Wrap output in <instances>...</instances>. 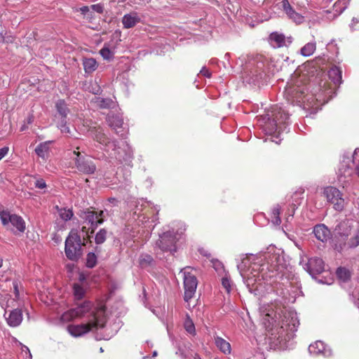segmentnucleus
<instances>
[{
    "instance_id": "f257e3e1",
    "label": "nucleus",
    "mask_w": 359,
    "mask_h": 359,
    "mask_svg": "<svg viewBox=\"0 0 359 359\" xmlns=\"http://www.w3.org/2000/svg\"><path fill=\"white\" fill-rule=\"evenodd\" d=\"M265 320L272 326L280 327L282 332L288 335L294 333L299 325L297 313L282 306L276 307L275 311L267 313Z\"/></svg>"
},
{
    "instance_id": "f03ea898",
    "label": "nucleus",
    "mask_w": 359,
    "mask_h": 359,
    "mask_svg": "<svg viewBox=\"0 0 359 359\" xmlns=\"http://www.w3.org/2000/svg\"><path fill=\"white\" fill-rule=\"evenodd\" d=\"M104 313V306H100L95 311L93 309V304L90 302H84L76 308L63 313L62 318L64 320H71L76 318L86 317L88 322H97L98 320H102V325H104L105 323Z\"/></svg>"
},
{
    "instance_id": "7ed1b4c3",
    "label": "nucleus",
    "mask_w": 359,
    "mask_h": 359,
    "mask_svg": "<svg viewBox=\"0 0 359 359\" xmlns=\"http://www.w3.org/2000/svg\"><path fill=\"white\" fill-rule=\"evenodd\" d=\"M81 236L78 230L72 229L65 240V252L67 257L72 261H77L82 255V245Z\"/></svg>"
},
{
    "instance_id": "20e7f679",
    "label": "nucleus",
    "mask_w": 359,
    "mask_h": 359,
    "mask_svg": "<svg viewBox=\"0 0 359 359\" xmlns=\"http://www.w3.org/2000/svg\"><path fill=\"white\" fill-rule=\"evenodd\" d=\"M0 219L2 224L7 229H10L15 233L16 231L14 228L20 233H23L25 230V222L21 216L12 214L8 210L0 211Z\"/></svg>"
},
{
    "instance_id": "39448f33",
    "label": "nucleus",
    "mask_w": 359,
    "mask_h": 359,
    "mask_svg": "<svg viewBox=\"0 0 359 359\" xmlns=\"http://www.w3.org/2000/svg\"><path fill=\"white\" fill-rule=\"evenodd\" d=\"M190 267H185L181 270L183 274L184 295V299L188 302L196 293L198 285V280L195 275L192 274L189 270Z\"/></svg>"
},
{
    "instance_id": "423d86ee",
    "label": "nucleus",
    "mask_w": 359,
    "mask_h": 359,
    "mask_svg": "<svg viewBox=\"0 0 359 359\" xmlns=\"http://www.w3.org/2000/svg\"><path fill=\"white\" fill-rule=\"evenodd\" d=\"M116 147L115 149H110L109 155L115 158L119 162H126L130 161L133 158V151L128 142L122 140L120 142H116Z\"/></svg>"
},
{
    "instance_id": "0eeeda50",
    "label": "nucleus",
    "mask_w": 359,
    "mask_h": 359,
    "mask_svg": "<svg viewBox=\"0 0 359 359\" xmlns=\"http://www.w3.org/2000/svg\"><path fill=\"white\" fill-rule=\"evenodd\" d=\"M323 195L327 202L333 205L337 211H341L344 208L345 201L342 197L341 192L336 187L329 186L324 189Z\"/></svg>"
},
{
    "instance_id": "6e6552de",
    "label": "nucleus",
    "mask_w": 359,
    "mask_h": 359,
    "mask_svg": "<svg viewBox=\"0 0 359 359\" xmlns=\"http://www.w3.org/2000/svg\"><path fill=\"white\" fill-rule=\"evenodd\" d=\"M102 320H98L97 322H88L86 324L69 325L67 327L68 332L74 337H79L88 333L90 331L102 327Z\"/></svg>"
},
{
    "instance_id": "1a4fd4ad",
    "label": "nucleus",
    "mask_w": 359,
    "mask_h": 359,
    "mask_svg": "<svg viewBox=\"0 0 359 359\" xmlns=\"http://www.w3.org/2000/svg\"><path fill=\"white\" fill-rule=\"evenodd\" d=\"M73 154L76 156L74 158L75 166L80 172L91 175L95 172L96 165L92 160L81 156V153L77 151H74Z\"/></svg>"
},
{
    "instance_id": "9d476101",
    "label": "nucleus",
    "mask_w": 359,
    "mask_h": 359,
    "mask_svg": "<svg viewBox=\"0 0 359 359\" xmlns=\"http://www.w3.org/2000/svg\"><path fill=\"white\" fill-rule=\"evenodd\" d=\"M121 41V32H115L109 43H105L103 48L100 50L101 56L107 60H111L114 57L115 50Z\"/></svg>"
},
{
    "instance_id": "9b49d317",
    "label": "nucleus",
    "mask_w": 359,
    "mask_h": 359,
    "mask_svg": "<svg viewBox=\"0 0 359 359\" xmlns=\"http://www.w3.org/2000/svg\"><path fill=\"white\" fill-rule=\"evenodd\" d=\"M175 243L176 238L174 231H169L160 235L156 241V245L163 251L173 252L176 251Z\"/></svg>"
},
{
    "instance_id": "f8f14e48",
    "label": "nucleus",
    "mask_w": 359,
    "mask_h": 359,
    "mask_svg": "<svg viewBox=\"0 0 359 359\" xmlns=\"http://www.w3.org/2000/svg\"><path fill=\"white\" fill-rule=\"evenodd\" d=\"M353 227V221L351 219H344L340 222L334 228L335 237L339 241L346 242L351 235ZM339 242L338 243H339Z\"/></svg>"
},
{
    "instance_id": "ddd939ff",
    "label": "nucleus",
    "mask_w": 359,
    "mask_h": 359,
    "mask_svg": "<svg viewBox=\"0 0 359 359\" xmlns=\"http://www.w3.org/2000/svg\"><path fill=\"white\" fill-rule=\"evenodd\" d=\"M79 217L84 221V222L90 225V233L93 234L97 226L104 222V218L98 219L97 212L86 209L81 210L79 213Z\"/></svg>"
},
{
    "instance_id": "4468645a",
    "label": "nucleus",
    "mask_w": 359,
    "mask_h": 359,
    "mask_svg": "<svg viewBox=\"0 0 359 359\" xmlns=\"http://www.w3.org/2000/svg\"><path fill=\"white\" fill-rule=\"evenodd\" d=\"M90 133L94 140L103 145L106 151H109L110 149L114 150L116 149V141H110L103 133V130L101 128H95L90 131Z\"/></svg>"
},
{
    "instance_id": "2eb2a0df",
    "label": "nucleus",
    "mask_w": 359,
    "mask_h": 359,
    "mask_svg": "<svg viewBox=\"0 0 359 359\" xmlns=\"http://www.w3.org/2000/svg\"><path fill=\"white\" fill-rule=\"evenodd\" d=\"M359 245V221L357 222L356 227L353 231L352 236L347 241L334 244V250L341 252L344 250L355 248Z\"/></svg>"
},
{
    "instance_id": "dca6fc26",
    "label": "nucleus",
    "mask_w": 359,
    "mask_h": 359,
    "mask_svg": "<svg viewBox=\"0 0 359 359\" xmlns=\"http://www.w3.org/2000/svg\"><path fill=\"white\" fill-rule=\"evenodd\" d=\"M303 268L311 276L320 274L325 270V264L321 258H310L306 263L303 265Z\"/></svg>"
},
{
    "instance_id": "f3484780",
    "label": "nucleus",
    "mask_w": 359,
    "mask_h": 359,
    "mask_svg": "<svg viewBox=\"0 0 359 359\" xmlns=\"http://www.w3.org/2000/svg\"><path fill=\"white\" fill-rule=\"evenodd\" d=\"M269 41L273 47L280 48L290 45L292 38L291 36L286 38L284 34L275 32L269 35Z\"/></svg>"
},
{
    "instance_id": "a211bd4d",
    "label": "nucleus",
    "mask_w": 359,
    "mask_h": 359,
    "mask_svg": "<svg viewBox=\"0 0 359 359\" xmlns=\"http://www.w3.org/2000/svg\"><path fill=\"white\" fill-rule=\"evenodd\" d=\"M309 351L314 355H322L329 357L332 355V351L322 341H316L309 346Z\"/></svg>"
},
{
    "instance_id": "6ab92c4d",
    "label": "nucleus",
    "mask_w": 359,
    "mask_h": 359,
    "mask_svg": "<svg viewBox=\"0 0 359 359\" xmlns=\"http://www.w3.org/2000/svg\"><path fill=\"white\" fill-rule=\"evenodd\" d=\"M7 311L4 313V316L7 324L12 327L19 326L22 321V313L20 309H15L11 311L6 316Z\"/></svg>"
},
{
    "instance_id": "aec40b11",
    "label": "nucleus",
    "mask_w": 359,
    "mask_h": 359,
    "mask_svg": "<svg viewBox=\"0 0 359 359\" xmlns=\"http://www.w3.org/2000/svg\"><path fill=\"white\" fill-rule=\"evenodd\" d=\"M283 8L287 16L296 24H302L304 22V16L293 9L288 0H283Z\"/></svg>"
},
{
    "instance_id": "412c9836",
    "label": "nucleus",
    "mask_w": 359,
    "mask_h": 359,
    "mask_svg": "<svg viewBox=\"0 0 359 359\" xmlns=\"http://www.w3.org/2000/svg\"><path fill=\"white\" fill-rule=\"evenodd\" d=\"M315 237L321 242H327L331 237L330 229L324 224H319L313 227Z\"/></svg>"
},
{
    "instance_id": "4be33fe9",
    "label": "nucleus",
    "mask_w": 359,
    "mask_h": 359,
    "mask_svg": "<svg viewBox=\"0 0 359 359\" xmlns=\"http://www.w3.org/2000/svg\"><path fill=\"white\" fill-rule=\"evenodd\" d=\"M140 20L141 18L137 13L131 12L123 16L121 22L124 29H130L134 27Z\"/></svg>"
},
{
    "instance_id": "5701e85b",
    "label": "nucleus",
    "mask_w": 359,
    "mask_h": 359,
    "mask_svg": "<svg viewBox=\"0 0 359 359\" xmlns=\"http://www.w3.org/2000/svg\"><path fill=\"white\" fill-rule=\"evenodd\" d=\"M107 121L109 126L116 130L117 134H119V128H122L123 124V118L119 115H115L113 113H109L107 117Z\"/></svg>"
},
{
    "instance_id": "b1692460",
    "label": "nucleus",
    "mask_w": 359,
    "mask_h": 359,
    "mask_svg": "<svg viewBox=\"0 0 359 359\" xmlns=\"http://www.w3.org/2000/svg\"><path fill=\"white\" fill-rule=\"evenodd\" d=\"M215 344L216 346L224 354H230L231 351V347L230 344L220 337H215Z\"/></svg>"
},
{
    "instance_id": "393cba45",
    "label": "nucleus",
    "mask_w": 359,
    "mask_h": 359,
    "mask_svg": "<svg viewBox=\"0 0 359 359\" xmlns=\"http://www.w3.org/2000/svg\"><path fill=\"white\" fill-rule=\"evenodd\" d=\"M328 76L335 84L341 83V70L338 67H332L328 72Z\"/></svg>"
},
{
    "instance_id": "a878e982",
    "label": "nucleus",
    "mask_w": 359,
    "mask_h": 359,
    "mask_svg": "<svg viewBox=\"0 0 359 359\" xmlns=\"http://www.w3.org/2000/svg\"><path fill=\"white\" fill-rule=\"evenodd\" d=\"M83 69L86 73L90 74L95 72L97 67V63L95 59L90 58H85L83 60Z\"/></svg>"
},
{
    "instance_id": "bb28decb",
    "label": "nucleus",
    "mask_w": 359,
    "mask_h": 359,
    "mask_svg": "<svg viewBox=\"0 0 359 359\" xmlns=\"http://www.w3.org/2000/svg\"><path fill=\"white\" fill-rule=\"evenodd\" d=\"M316 49V41L306 43L299 50V53L304 57H309L313 55Z\"/></svg>"
},
{
    "instance_id": "cd10ccee",
    "label": "nucleus",
    "mask_w": 359,
    "mask_h": 359,
    "mask_svg": "<svg viewBox=\"0 0 359 359\" xmlns=\"http://www.w3.org/2000/svg\"><path fill=\"white\" fill-rule=\"evenodd\" d=\"M49 146L47 142L40 143L35 149L37 156L43 159L48 158Z\"/></svg>"
},
{
    "instance_id": "c85d7f7f",
    "label": "nucleus",
    "mask_w": 359,
    "mask_h": 359,
    "mask_svg": "<svg viewBox=\"0 0 359 359\" xmlns=\"http://www.w3.org/2000/svg\"><path fill=\"white\" fill-rule=\"evenodd\" d=\"M95 102L101 109H110L115 106V102L109 98L95 97Z\"/></svg>"
},
{
    "instance_id": "c756f323",
    "label": "nucleus",
    "mask_w": 359,
    "mask_h": 359,
    "mask_svg": "<svg viewBox=\"0 0 359 359\" xmlns=\"http://www.w3.org/2000/svg\"><path fill=\"white\" fill-rule=\"evenodd\" d=\"M55 107L57 111L61 115L62 118L67 117L69 113V109L67 108L65 100H59L55 104Z\"/></svg>"
},
{
    "instance_id": "7c9ffc66",
    "label": "nucleus",
    "mask_w": 359,
    "mask_h": 359,
    "mask_svg": "<svg viewBox=\"0 0 359 359\" xmlns=\"http://www.w3.org/2000/svg\"><path fill=\"white\" fill-rule=\"evenodd\" d=\"M14 302L15 299H11L9 294L0 293V305L5 310L11 306H14L15 305L12 304Z\"/></svg>"
},
{
    "instance_id": "2f4dec72",
    "label": "nucleus",
    "mask_w": 359,
    "mask_h": 359,
    "mask_svg": "<svg viewBox=\"0 0 359 359\" xmlns=\"http://www.w3.org/2000/svg\"><path fill=\"white\" fill-rule=\"evenodd\" d=\"M339 181L345 182L346 180H343L342 177L346 178V177L351 176L353 173V171L348 166L344 165V163H341V167L339 169Z\"/></svg>"
},
{
    "instance_id": "473e14b6",
    "label": "nucleus",
    "mask_w": 359,
    "mask_h": 359,
    "mask_svg": "<svg viewBox=\"0 0 359 359\" xmlns=\"http://www.w3.org/2000/svg\"><path fill=\"white\" fill-rule=\"evenodd\" d=\"M336 273L338 278L343 282L347 281L351 277L350 271L346 268L343 267L338 268Z\"/></svg>"
},
{
    "instance_id": "72a5a7b5",
    "label": "nucleus",
    "mask_w": 359,
    "mask_h": 359,
    "mask_svg": "<svg viewBox=\"0 0 359 359\" xmlns=\"http://www.w3.org/2000/svg\"><path fill=\"white\" fill-rule=\"evenodd\" d=\"M280 206L277 204L273 207L272 210V222L276 225H279L281 223V219L280 217Z\"/></svg>"
},
{
    "instance_id": "f704fd0d",
    "label": "nucleus",
    "mask_w": 359,
    "mask_h": 359,
    "mask_svg": "<svg viewBox=\"0 0 359 359\" xmlns=\"http://www.w3.org/2000/svg\"><path fill=\"white\" fill-rule=\"evenodd\" d=\"M107 231L105 229H101L95 234V241L97 245L102 244L107 238Z\"/></svg>"
},
{
    "instance_id": "c9c22d12",
    "label": "nucleus",
    "mask_w": 359,
    "mask_h": 359,
    "mask_svg": "<svg viewBox=\"0 0 359 359\" xmlns=\"http://www.w3.org/2000/svg\"><path fill=\"white\" fill-rule=\"evenodd\" d=\"M59 214L60 218L65 222L70 220L74 215L73 211L71 209L66 208L60 209Z\"/></svg>"
},
{
    "instance_id": "e433bc0d",
    "label": "nucleus",
    "mask_w": 359,
    "mask_h": 359,
    "mask_svg": "<svg viewBox=\"0 0 359 359\" xmlns=\"http://www.w3.org/2000/svg\"><path fill=\"white\" fill-rule=\"evenodd\" d=\"M74 294L76 299H81L85 294V290L79 284L74 285Z\"/></svg>"
},
{
    "instance_id": "4c0bfd02",
    "label": "nucleus",
    "mask_w": 359,
    "mask_h": 359,
    "mask_svg": "<svg viewBox=\"0 0 359 359\" xmlns=\"http://www.w3.org/2000/svg\"><path fill=\"white\" fill-rule=\"evenodd\" d=\"M97 263V257L93 252H89L87 255L86 266L88 268H93Z\"/></svg>"
},
{
    "instance_id": "58836bf2",
    "label": "nucleus",
    "mask_w": 359,
    "mask_h": 359,
    "mask_svg": "<svg viewBox=\"0 0 359 359\" xmlns=\"http://www.w3.org/2000/svg\"><path fill=\"white\" fill-rule=\"evenodd\" d=\"M66 118H62L61 121L58 123L57 127L62 133H70V129L67 125Z\"/></svg>"
},
{
    "instance_id": "ea45409f",
    "label": "nucleus",
    "mask_w": 359,
    "mask_h": 359,
    "mask_svg": "<svg viewBox=\"0 0 359 359\" xmlns=\"http://www.w3.org/2000/svg\"><path fill=\"white\" fill-rule=\"evenodd\" d=\"M353 163L355 165V172L359 177V149H356L353 154Z\"/></svg>"
},
{
    "instance_id": "a19ab883",
    "label": "nucleus",
    "mask_w": 359,
    "mask_h": 359,
    "mask_svg": "<svg viewBox=\"0 0 359 359\" xmlns=\"http://www.w3.org/2000/svg\"><path fill=\"white\" fill-rule=\"evenodd\" d=\"M184 328L187 332L191 334H195V326L190 319H187L184 322Z\"/></svg>"
},
{
    "instance_id": "79ce46f5",
    "label": "nucleus",
    "mask_w": 359,
    "mask_h": 359,
    "mask_svg": "<svg viewBox=\"0 0 359 359\" xmlns=\"http://www.w3.org/2000/svg\"><path fill=\"white\" fill-rule=\"evenodd\" d=\"M153 261V258L148 255H143L140 257V264L142 267L149 265Z\"/></svg>"
},
{
    "instance_id": "37998d69",
    "label": "nucleus",
    "mask_w": 359,
    "mask_h": 359,
    "mask_svg": "<svg viewBox=\"0 0 359 359\" xmlns=\"http://www.w3.org/2000/svg\"><path fill=\"white\" fill-rule=\"evenodd\" d=\"M20 282L18 280H14L13 282L14 294H15V302L20 300V294L19 290Z\"/></svg>"
},
{
    "instance_id": "c03bdc74",
    "label": "nucleus",
    "mask_w": 359,
    "mask_h": 359,
    "mask_svg": "<svg viewBox=\"0 0 359 359\" xmlns=\"http://www.w3.org/2000/svg\"><path fill=\"white\" fill-rule=\"evenodd\" d=\"M222 285L228 293L230 292V291H231V280L227 276L222 278Z\"/></svg>"
},
{
    "instance_id": "a18cd8bd",
    "label": "nucleus",
    "mask_w": 359,
    "mask_h": 359,
    "mask_svg": "<svg viewBox=\"0 0 359 359\" xmlns=\"http://www.w3.org/2000/svg\"><path fill=\"white\" fill-rule=\"evenodd\" d=\"M92 10H93L95 12L97 13H102L104 11V7L102 4H93L90 6Z\"/></svg>"
},
{
    "instance_id": "49530a36",
    "label": "nucleus",
    "mask_w": 359,
    "mask_h": 359,
    "mask_svg": "<svg viewBox=\"0 0 359 359\" xmlns=\"http://www.w3.org/2000/svg\"><path fill=\"white\" fill-rule=\"evenodd\" d=\"M35 187L38 189H42L46 187V183L43 179H38L35 182Z\"/></svg>"
},
{
    "instance_id": "de8ad7c7",
    "label": "nucleus",
    "mask_w": 359,
    "mask_h": 359,
    "mask_svg": "<svg viewBox=\"0 0 359 359\" xmlns=\"http://www.w3.org/2000/svg\"><path fill=\"white\" fill-rule=\"evenodd\" d=\"M200 74L207 78H210L212 75L211 72L205 67H202L200 71Z\"/></svg>"
},
{
    "instance_id": "09e8293b",
    "label": "nucleus",
    "mask_w": 359,
    "mask_h": 359,
    "mask_svg": "<svg viewBox=\"0 0 359 359\" xmlns=\"http://www.w3.org/2000/svg\"><path fill=\"white\" fill-rule=\"evenodd\" d=\"M351 27L353 29H359V19L353 18L351 24Z\"/></svg>"
},
{
    "instance_id": "8fccbe9b",
    "label": "nucleus",
    "mask_w": 359,
    "mask_h": 359,
    "mask_svg": "<svg viewBox=\"0 0 359 359\" xmlns=\"http://www.w3.org/2000/svg\"><path fill=\"white\" fill-rule=\"evenodd\" d=\"M9 151V148L8 147H4L0 148V160H1L4 156H6Z\"/></svg>"
},
{
    "instance_id": "3c124183",
    "label": "nucleus",
    "mask_w": 359,
    "mask_h": 359,
    "mask_svg": "<svg viewBox=\"0 0 359 359\" xmlns=\"http://www.w3.org/2000/svg\"><path fill=\"white\" fill-rule=\"evenodd\" d=\"M294 211H295V205H292V210L290 211L288 213H287V215L285 217V219L287 222H289L290 221V219H292L293 217V215L294 214Z\"/></svg>"
},
{
    "instance_id": "603ef678",
    "label": "nucleus",
    "mask_w": 359,
    "mask_h": 359,
    "mask_svg": "<svg viewBox=\"0 0 359 359\" xmlns=\"http://www.w3.org/2000/svg\"><path fill=\"white\" fill-rule=\"evenodd\" d=\"M22 351L25 352L26 354H28L29 359H32V354H31L30 351L27 346H23L22 347Z\"/></svg>"
},
{
    "instance_id": "864d4df0",
    "label": "nucleus",
    "mask_w": 359,
    "mask_h": 359,
    "mask_svg": "<svg viewBox=\"0 0 359 359\" xmlns=\"http://www.w3.org/2000/svg\"><path fill=\"white\" fill-rule=\"evenodd\" d=\"M79 11L81 12L82 14L85 15L89 11V7L87 6H82L79 8Z\"/></svg>"
},
{
    "instance_id": "5fc2aeb1",
    "label": "nucleus",
    "mask_w": 359,
    "mask_h": 359,
    "mask_svg": "<svg viewBox=\"0 0 359 359\" xmlns=\"http://www.w3.org/2000/svg\"><path fill=\"white\" fill-rule=\"evenodd\" d=\"M254 281H255V280H254L252 278H250V277L248 278V279L246 280L247 285L248 286H250V285H253Z\"/></svg>"
},
{
    "instance_id": "6e6d98bb",
    "label": "nucleus",
    "mask_w": 359,
    "mask_h": 359,
    "mask_svg": "<svg viewBox=\"0 0 359 359\" xmlns=\"http://www.w3.org/2000/svg\"><path fill=\"white\" fill-rule=\"evenodd\" d=\"M309 97L308 95H306V96H304L302 98H301V100H299V102H309Z\"/></svg>"
},
{
    "instance_id": "4d7b16f0",
    "label": "nucleus",
    "mask_w": 359,
    "mask_h": 359,
    "mask_svg": "<svg viewBox=\"0 0 359 359\" xmlns=\"http://www.w3.org/2000/svg\"><path fill=\"white\" fill-rule=\"evenodd\" d=\"M98 215V219L103 218L104 217V211L101 210L99 212H97Z\"/></svg>"
},
{
    "instance_id": "13d9d810",
    "label": "nucleus",
    "mask_w": 359,
    "mask_h": 359,
    "mask_svg": "<svg viewBox=\"0 0 359 359\" xmlns=\"http://www.w3.org/2000/svg\"><path fill=\"white\" fill-rule=\"evenodd\" d=\"M283 118H284V122L285 123L286 121L289 118V115L286 113H284Z\"/></svg>"
},
{
    "instance_id": "bf43d9fd",
    "label": "nucleus",
    "mask_w": 359,
    "mask_h": 359,
    "mask_svg": "<svg viewBox=\"0 0 359 359\" xmlns=\"http://www.w3.org/2000/svg\"><path fill=\"white\" fill-rule=\"evenodd\" d=\"M274 120L276 121V122L279 121V123H280V118L278 117V116H277V115H276V117L274 118Z\"/></svg>"
},
{
    "instance_id": "052dcab7",
    "label": "nucleus",
    "mask_w": 359,
    "mask_h": 359,
    "mask_svg": "<svg viewBox=\"0 0 359 359\" xmlns=\"http://www.w3.org/2000/svg\"><path fill=\"white\" fill-rule=\"evenodd\" d=\"M99 91H100V88H97V89L96 90H93V94H97L99 93Z\"/></svg>"
},
{
    "instance_id": "680f3d73",
    "label": "nucleus",
    "mask_w": 359,
    "mask_h": 359,
    "mask_svg": "<svg viewBox=\"0 0 359 359\" xmlns=\"http://www.w3.org/2000/svg\"><path fill=\"white\" fill-rule=\"evenodd\" d=\"M3 266V259H0V268Z\"/></svg>"
},
{
    "instance_id": "e2e57ef3",
    "label": "nucleus",
    "mask_w": 359,
    "mask_h": 359,
    "mask_svg": "<svg viewBox=\"0 0 359 359\" xmlns=\"http://www.w3.org/2000/svg\"><path fill=\"white\" fill-rule=\"evenodd\" d=\"M194 359H201L198 355H196V356L194 358Z\"/></svg>"
},
{
    "instance_id": "0e129e2a",
    "label": "nucleus",
    "mask_w": 359,
    "mask_h": 359,
    "mask_svg": "<svg viewBox=\"0 0 359 359\" xmlns=\"http://www.w3.org/2000/svg\"><path fill=\"white\" fill-rule=\"evenodd\" d=\"M157 355V351H154L153 352V356H156Z\"/></svg>"
},
{
    "instance_id": "69168bd1",
    "label": "nucleus",
    "mask_w": 359,
    "mask_h": 359,
    "mask_svg": "<svg viewBox=\"0 0 359 359\" xmlns=\"http://www.w3.org/2000/svg\"><path fill=\"white\" fill-rule=\"evenodd\" d=\"M274 126H275V129H276V130H277V128H278V123H276L274 124Z\"/></svg>"
},
{
    "instance_id": "338daca9",
    "label": "nucleus",
    "mask_w": 359,
    "mask_h": 359,
    "mask_svg": "<svg viewBox=\"0 0 359 359\" xmlns=\"http://www.w3.org/2000/svg\"><path fill=\"white\" fill-rule=\"evenodd\" d=\"M346 8V6L343 7V8L340 11V12H342Z\"/></svg>"
},
{
    "instance_id": "774afa93",
    "label": "nucleus",
    "mask_w": 359,
    "mask_h": 359,
    "mask_svg": "<svg viewBox=\"0 0 359 359\" xmlns=\"http://www.w3.org/2000/svg\"><path fill=\"white\" fill-rule=\"evenodd\" d=\"M337 2L334 4V7H337Z\"/></svg>"
}]
</instances>
